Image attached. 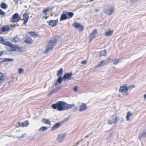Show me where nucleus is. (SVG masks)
Wrapping results in <instances>:
<instances>
[{
  "mask_svg": "<svg viewBox=\"0 0 146 146\" xmlns=\"http://www.w3.org/2000/svg\"><path fill=\"white\" fill-rule=\"evenodd\" d=\"M58 21V19L56 20H50L49 21H47V22L49 25L54 27L57 25Z\"/></svg>",
  "mask_w": 146,
  "mask_h": 146,
  "instance_id": "7",
  "label": "nucleus"
},
{
  "mask_svg": "<svg viewBox=\"0 0 146 146\" xmlns=\"http://www.w3.org/2000/svg\"><path fill=\"white\" fill-rule=\"evenodd\" d=\"M117 117L115 115H113L108 119V123L109 124L112 125L113 124L117 123Z\"/></svg>",
  "mask_w": 146,
  "mask_h": 146,
  "instance_id": "6",
  "label": "nucleus"
},
{
  "mask_svg": "<svg viewBox=\"0 0 146 146\" xmlns=\"http://www.w3.org/2000/svg\"><path fill=\"white\" fill-rule=\"evenodd\" d=\"M69 119V117L65 119L64 121H67Z\"/></svg>",
  "mask_w": 146,
  "mask_h": 146,
  "instance_id": "50",
  "label": "nucleus"
},
{
  "mask_svg": "<svg viewBox=\"0 0 146 146\" xmlns=\"http://www.w3.org/2000/svg\"><path fill=\"white\" fill-rule=\"evenodd\" d=\"M48 18V16L46 15H45L43 17H42V19L45 18L46 19H47Z\"/></svg>",
  "mask_w": 146,
  "mask_h": 146,
  "instance_id": "47",
  "label": "nucleus"
},
{
  "mask_svg": "<svg viewBox=\"0 0 146 146\" xmlns=\"http://www.w3.org/2000/svg\"><path fill=\"white\" fill-rule=\"evenodd\" d=\"M135 86L134 84L130 85L127 86V88L128 90H130L132 88H135Z\"/></svg>",
  "mask_w": 146,
  "mask_h": 146,
  "instance_id": "38",
  "label": "nucleus"
},
{
  "mask_svg": "<svg viewBox=\"0 0 146 146\" xmlns=\"http://www.w3.org/2000/svg\"><path fill=\"white\" fill-rule=\"evenodd\" d=\"M105 60H102L100 62V63L98 65L100 66H101L102 65V64H103L104 63H105Z\"/></svg>",
  "mask_w": 146,
  "mask_h": 146,
  "instance_id": "42",
  "label": "nucleus"
},
{
  "mask_svg": "<svg viewBox=\"0 0 146 146\" xmlns=\"http://www.w3.org/2000/svg\"><path fill=\"white\" fill-rule=\"evenodd\" d=\"M29 34L33 37H36L39 36V34H36L34 32H29Z\"/></svg>",
  "mask_w": 146,
  "mask_h": 146,
  "instance_id": "22",
  "label": "nucleus"
},
{
  "mask_svg": "<svg viewBox=\"0 0 146 146\" xmlns=\"http://www.w3.org/2000/svg\"><path fill=\"white\" fill-rule=\"evenodd\" d=\"M146 137V130L139 134V138L140 140L142 137Z\"/></svg>",
  "mask_w": 146,
  "mask_h": 146,
  "instance_id": "19",
  "label": "nucleus"
},
{
  "mask_svg": "<svg viewBox=\"0 0 146 146\" xmlns=\"http://www.w3.org/2000/svg\"><path fill=\"white\" fill-rule=\"evenodd\" d=\"M0 7L2 9H5L7 7V4L5 3H1L0 5Z\"/></svg>",
  "mask_w": 146,
  "mask_h": 146,
  "instance_id": "34",
  "label": "nucleus"
},
{
  "mask_svg": "<svg viewBox=\"0 0 146 146\" xmlns=\"http://www.w3.org/2000/svg\"><path fill=\"white\" fill-rule=\"evenodd\" d=\"M56 39L53 40H51L50 41L49 44L46 46V52H49L56 45Z\"/></svg>",
  "mask_w": 146,
  "mask_h": 146,
  "instance_id": "2",
  "label": "nucleus"
},
{
  "mask_svg": "<svg viewBox=\"0 0 146 146\" xmlns=\"http://www.w3.org/2000/svg\"><path fill=\"white\" fill-rule=\"evenodd\" d=\"M75 106L74 104H69L62 101H58L56 104L51 105L52 108L54 109H57L59 111L67 110L70 108Z\"/></svg>",
  "mask_w": 146,
  "mask_h": 146,
  "instance_id": "1",
  "label": "nucleus"
},
{
  "mask_svg": "<svg viewBox=\"0 0 146 146\" xmlns=\"http://www.w3.org/2000/svg\"><path fill=\"white\" fill-rule=\"evenodd\" d=\"M42 120L43 121V123L45 124H47L49 125H51L50 122L47 119H42Z\"/></svg>",
  "mask_w": 146,
  "mask_h": 146,
  "instance_id": "33",
  "label": "nucleus"
},
{
  "mask_svg": "<svg viewBox=\"0 0 146 146\" xmlns=\"http://www.w3.org/2000/svg\"><path fill=\"white\" fill-rule=\"evenodd\" d=\"M107 52L105 50L100 51L99 52V55L100 56H104L106 55Z\"/></svg>",
  "mask_w": 146,
  "mask_h": 146,
  "instance_id": "26",
  "label": "nucleus"
},
{
  "mask_svg": "<svg viewBox=\"0 0 146 146\" xmlns=\"http://www.w3.org/2000/svg\"><path fill=\"white\" fill-rule=\"evenodd\" d=\"M4 78L5 76L3 73L0 72V83L4 80Z\"/></svg>",
  "mask_w": 146,
  "mask_h": 146,
  "instance_id": "30",
  "label": "nucleus"
},
{
  "mask_svg": "<svg viewBox=\"0 0 146 146\" xmlns=\"http://www.w3.org/2000/svg\"><path fill=\"white\" fill-rule=\"evenodd\" d=\"M105 13L107 15H110L113 14L115 12L114 8L112 7H108L107 9L104 10Z\"/></svg>",
  "mask_w": 146,
  "mask_h": 146,
  "instance_id": "3",
  "label": "nucleus"
},
{
  "mask_svg": "<svg viewBox=\"0 0 146 146\" xmlns=\"http://www.w3.org/2000/svg\"><path fill=\"white\" fill-rule=\"evenodd\" d=\"M61 87H56L55 88L51 90L49 95L52 94L56 93L58 90L60 89Z\"/></svg>",
  "mask_w": 146,
  "mask_h": 146,
  "instance_id": "21",
  "label": "nucleus"
},
{
  "mask_svg": "<svg viewBox=\"0 0 146 146\" xmlns=\"http://www.w3.org/2000/svg\"><path fill=\"white\" fill-rule=\"evenodd\" d=\"M52 8H49V7H47L45 9L43 10L42 12L43 13H44L45 15L47 14V12L52 10Z\"/></svg>",
  "mask_w": 146,
  "mask_h": 146,
  "instance_id": "25",
  "label": "nucleus"
},
{
  "mask_svg": "<svg viewBox=\"0 0 146 146\" xmlns=\"http://www.w3.org/2000/svg\"><path fill=\"white\" fill-rule=\"evenodd\" d=\"M132 115V113L131 112L128 111L127 113L126 116V120L127 121L130 120V117Z\"/></svg>",
  "mask_w": 146,
  "mask_h": 146,
  "instance_id": "27",
  "label": "nucleus"
},
{
  "mask_svg": "<svg viewBox=\"0 0 146 146\" xmlns=\"http://www.w3.org/2000/svg\"><path fill=\"white\" fill-rule=\"evenodd\" d=\"M62 123L60 122H58L55 123L54 125L52 127L51 129V131H54L56 129H58L60 127Z\"/></svg>",
  "mask_w": 146,
  "mask_h": 146,
  "instance_id": "11",
  "label": "nucleus"
},
{
  "mask_svg": "<svg viewBox=\"0 0 146 146\" xmlns=\"http://www.w3.org/2000/svg\"><path fill=\"white\" fill-rule=\"evenodd\" d=\"M66 15H68L67 17H68V19L70 18H72L74 16V14L72 12H68Z\"/></svg>",
  "mask_w": 146,
  "mask_h": 146,
  "instance_id": "31",
  "label": "nucleus"
},
{
  "mask_svg": "<svg viewBox=\"0 0 146 146\" xmlns=\"http://www.w3.org/2000/svg\"><path fill=\"white\" fill-rule=\"evenodd\" d=\"M67 19H68L66 13H62L60 18V21H62Z\"/></svg>",
  "mask_w": 146,
  "mask_h": 146,
  "instance_id": "20",
  "label": "nucleus"
},
{
  "mask_svg": "<svg viewBox=\"0 0 146 146\" xmlns=\"http://www.w3.org/2000/svg\"><path fill=\"white\" fill-rule=\"evenodd\" d=\"M113 31H110L106 32L105 33V35L106 36H110L113 34Z\"/></svg>",
  "mask_w": 146,
  "mask_h": 146,
  "instance_id": "35",
  "label": "nucleus"
},
{
  "mask_svg": "<svg viewBox=\"0 0 146 146\" xmlns=\"http://www.w3.org/2000/svg\"><path fill=\"white\" fill-rule=\"evenodd\" d=\"M1 64V62H0V64Z\"/></svg>",
  "mask_w": 146,
  "mask_h": 146,
  "instance_id": "57",
  "label": "nucleus"
},
{
  "mask_svg": "<svg viewBox=\"0 0 146 146\" xmlns=\"http://www.w3.org/2000/svg\"><path fill=\"white\" fill-rule=\"evenodd\" d=\"M21 20V17L19 16L18 13H15L14 14L12 17L10 19L11 22H16L19 21Z\"/></svg>",
  "mask_w": 146,
  "mask_h": 146,
  "instance_id": "4",
  "label": "nucleus"
},
{
  "mask_svg": "<svg viewBox=\"0 0 146 146\" xmlns=\"http://www.w3.org/2000/svg\"><path fill=\"white\" fill-rule=\"evenodd\" d=\"M87 61L86 60H83L82 62L81 63L83 64H86Z\"/></svg>",
  "mask_w": 146,
  "mask_h": 146,
  "instance_id": "45",
  "label": "nucleus"
},
{
  "mask_svg": "<svg viewBox=\"0 0 146 146\" xmlns=\"http://www.w3.org/2000/svg\"><path fill=\"white\" fill-rule=\"evenodd\" d=\"M58 78L57 79L55 83L54 86H56L57 85L60 84L62 82V81L64 80V79H63V77L61 76H58Z\"/></svg>",
  "mask_w": 146,
  "mask_h": 146,
  "instance_id": "16",
  "label": "nucleus"
},
{
  "mask_svg": "<svg viewBox=\"0 0 146 146\" xmlns=\"http://www.w3.org/2000/svg\"><path fill=\"white\" fill-rule=\"evenodd\" d=\"M74 91L76 92L77 91L78 88L77 86H75L74 88Z\"/></svg>",
  "mask_w": 146,
  "mask_h": 146,
  "instance_id": "46",
  "label": "nucleus"
},
{
  "mask_svg": "<svg viewBox=\"0 0 146 146\" xmlns=\"http://www.w3.org/2000/svg\"><path fill=\"white\" fill-rule=\"evenodd\" d=\"M83 141V139H82L81 140V141Z\"/></svg>",
  "mask_w": 146,
  "mask_h": 146,
  "instance_id": "54",
  "label": "nucleus"
},
{
  "mask_svg": "<svg viewBox=\"0 0 146 146\" xmlns=\"http://www.w3.org/2000/svg\"><path fill=\"white\" fill-rule=\"evenodd\" d=\"M144 97L145 99H146V94L144 96Z\"/></svg>",
  "mask_w": 146,
  "mask_h": 146,
  "instance_id": "52",
  "label": "nucleus"
},
{
  "mask_svg": "<svg viewBox=\"0 0 146 146\" xmlns=\"http://www.w3.org/2000/svg\"><path fill=\"white\" fill-rule=\"evenodd\" d=\"M87 108L88 107L86 106V104L84 103H82L80 107L79 111H82L86 110Z\"/></svg>",
  "mask_w": 146,
  "mask_h": 146,
  "instance_id": "13",
  "label": "nucleus"
},
{
  "mask_svg": "<svg viewBox=\"0 0 146 146\" xmlns=\"http://www.w3.org/2000/svg\"><path fill=\"white\" fill-rule=\"evenodd\" d=\"M3 51L0 52V56H1L3 54Z\"/></svg>",
  "mask_w": 146,
  "mask_h": 146,
  "instance_id": "48",
  "label": "nucleus"
},
{
  "mask_svg": "<svg viewBox=\"0 0 146 146\" xmlns=\"http://www.w3.org/2000/svg\"><path fill=\"white\" fill-rule=\"evenodd\" d=\"M63 69L62 68H61L58 71L57 73V76H60V75L62 74L63 73Z\"/></svg>",
  "mask_w": 146,
  "mask_h": 146,
  "instance_id": "32",
  "label": "nucleus"
},
{
  "mask_svg": "<svg viewBox=\"0 0 146 146\" xmlns=\"http://www.w3.org/2000/svg\"><path fill=\"white\" fill-rule=\"evenodd\" d=\"M23 72V70L22 68H20L19 70V74H21Z\"/></svg>",
  "mask_w": 146,
  "mask_h": 146,
  "instance_id": "41",
  "label": "nucleus"
},
{
  "mask_svg": "<svg viewBox=\"0 0 146 146\" xmlns=\"http://www.w3.org/2000/svg\"><path fill=\"white\" fill-rule=\"evenodd\" d=\"M99 11V9H96L95 10V12L97 13Z\"/></svg>",
  "mask_w": 146,
  "mask_h": 146,
  "instance_id": "51",
  "label": "nucleus"
},
{
  "mask_svg": "<svg viewBox=\"0 0 146 146\" xmlns=\"http://www.w3.org/2000/svg\"><path fill=\"white\" fill-rule=\"evenodd\" d=\"M112 61L113 62V64L115 65L117 64V63L120 62L119 59H117L115 58L114 59H113Z\"/></svg>",
  "mask_w": 146,
  "mask_h": 146,
  "instance_id": "36",
  "label": "nucleus"
},
{
  "mask_svg": "<svg viewBox=\"0 0 146 146\" xmlns=\"http://www.w3.org/2000/svg\"><path fill=\"white\" fill-rule=\"evenodd\" d=\"M14 59L13 58H3V59L2 62H9L12 61H13Z\"/></svg>",
  "mask_w": 146,
  "mask_h": 146,
  "instance_id": "29",
  "label": "nucleus"
},
{
  "mask_svg": "<svg viewBox=\"0 0 146 146\" xmlns=\"http://www.w3.org/2000/svg\"><path fill=\"white\" fill-rule=\"evenodd\" d=\"M21 122H18L16 124V126L17 127H20V126H21Z\"/></svg>",
  "mask_w": 146,
  "mask_h": 146,
  "instance_id": "44",
  "label": "nucleus"
},
{
  "mask_svg": "<svg viewBox=\"0 0 146 146\" xmlns=\"http://www.w3.org/2000/svg\"><path fill=\"white\" fill-rule=\"evenodd\" d=\"M92 132H91L90 133L88 134V135H86L85 137V138H88V137H90V135H92Z\"/></svg>",
  "mask_w": 146,
  "mask_h": 146,
  "instance_id": "43",
  "label": "nucleus"
},
{
  "mask_svg": "<svg viewBox=\"0 0 146 146\" xmlns=\"http://www.w3.org/2000/svg\"><path fill=\"white\" fill-rule=\"evenodd\" d=\"M48 129V127H46L42 126L38 130L39 131H44Z\"/></svg>",
  "mask_w": 146,
  "mask_h": 146,
  "instance_id": "37",
  "label": "nucleus"
},
{
  "mask_svg": "<svg viewBox=\"0 0 146 146\" xmlns=\"http://www.w3.org/2000/svg\"><path fill=\"white\" fill-rule=\"evenodd\" d=\"M23 17L24 21L23 24L25 25L29 19V16L28 13H25L23 15Z\"/></svg>",
  "mask_w": 146,
  "mask_h": 146,
  "instance_id": "15",
  "label": "nucleus"
},
{
  "mask_svg": "<svg viewBox=\"0 0 146 146\" xmlns=\"http://www.w3.org/2000/svg\"><path fill=\"white\" fill-rule=\"evenodd\" d=\"M0 43L6 46L10 44L9 42L4 40V38L2 36H0Z\"/></svg>",
  "mask_w": 146,
  "mask_h": 146,
  "instance_id": "18",
  "label": "nucleus"
},
{
  "mask_svg": "<svg viewBox=\"0 0 146 146\" xmlns=\"http://www.w3.org/2000/svg\"><path fill=\"white\" fill-rule=\"evenodd\" d=\"M66 135V134L64 133L59 135L57 138V140L59 142H62L64 139Z\"/></svg>",
  "mask_w": 146,
  "mask_h": 146,
  "instance_id": "9",
  "label": "nucleus"
},
{
  "mask_svg": "<svg viewBox=\"0 0 146 146\" xmlns=\"http://www.w3.org/2000/svg\"><path fill=\"white\" fill-rule=\"evenodd\" d=\"M127 85V84H125L123 86H121L119 90V92H125V94L124 95H125L126 96H127L128 95V92H126L128 91Z\"/></svg>",
  "mask_w": 146,
  "mask_h": 146,
  "instance_id": "5",
  "label": "nucleus"
},
{
  "mask_svg": "<svg viewBox=\"0 0 146 146\" xmlns=\"http://www.w3.org/2000/svg\"><path fill=\"white\" fill-rule=\"evenodd\" d=\"M73 26L77 29H78L80 28L79 30L80 31H82L84 28V27L82 26L80 24L77 23H74L73 25Z\"/></svg>",
  "mask_w": 146,
  "mask_h": 146,
  "instance_id": "10",
  "label": "nucleus"
},
{
  "mask_svg": "<svg viewBox=\"0 0 146 146\" xmlns=\"http://www.w3.org/2000/svg\"><path fill=\"white\" fill-rule=\"evenodd\" d=\"M74 111H76V110H77L78 109V107H76V106H75L74 108Z\"/></svg>",
  "mask_w": 146,
  "mask_h": 146,
  "instance_id": "49",
  "label": "nucleus"
},
{
  "mask_svg": "<svg viewBox=\"0 0 146 146\" xmlns=\"http://www.w3.org/2000/svg\"><path fill=\"white\" fill-rule=\"evenodd\" d=\"M94 0H90V2H92V1H94Z\"/></svg>",
  "mask_w": 146,
  "mask_h": 146,
  "instance_id": "53",
  "label": "nucleus"
},
{
  "mask_svg": "<svg viewBox=\"0 0 146 146\" xmlns=\"http://www.w3.org/2000/svg\"><path fill=\"white\" fill-rule=\"evenodd\" d=\"M26 135V133H25L24 134H23L20 137H18L16 136V137H17L19 139H21V138H24V137H25Z\"/></svg>",
  "mask_w": 146,
  "mask_h": 146,
  "instance_id": "40",
  "label": "nucleus"
},
{
  "mask_svg": "<svg viewBox=\"0 0 146 146\" xmlns=\"http://www.w3.org/2000/svg\"><path fill=\"white\" fill-rule=\"evenodd\" d=\"M10 28L8 26H4L2 27V31L3 32H5L7 31Z\"/></svg>",
  "mask_w": 146,
  "mask_h": 146,
  "instance_id": "23",
  "label": "nucleus"
},
{
  "mask_svg": "<svg viewBox=\"0 0 146 146\" xmlns=\"http://www.w3.org/2000/svg\"><path fill=\"white\" fill-rule=\"evenodd\" d=\"M98 34L96 29L94 30L90 36V40H92L94 38L96 37V36L98 35Z\"/></svg>",
  "mask_w": 146,
  "mask_h": 146,
  "instance_id": "14",
  "label": "nucleus"
},
{
  "mask_svg": "<svg viewBox=\"0 0 146 146\" xmlns=\"http://www.w3.org/2000/svg\"><path fill=\"white\" fill-rule=\"evenodd\" d=\"M10 43L9 45H7V46L10 47L11 48V51H15L16 50L18 49L19 51L21 48L15 45H13L11 42H9Z\"/></svg>",
  "mask_w": 146,
  "mask_h": 146,
  "instance_id": "8",
  "label": "nucleus"
},
{
  "mask_svg": "<svg viewBox=\"0 0 146 146\" xmlns=\"http://www.w3.org/2000/svg\"><path fill=\"white\" fill-rule=\"evenodd\" d=\"M0 14L2 15L5 16V14L4 11H2L1 9H0Z\"/></svg>",
  "mask_w": 146,
  "mask_h": 146,
  "instance_id": "39",
  "label": "nucleus"
},
{
  "mask_svg": "<svg viewBox=\"0 0 146 146\" xmlns=\"http://www.w3.org/2000/svg\"><path fill=\"white\" fill-rule=\"evenodd\" d=\"M83 146V145H82V146Z\"/></svg>",
  "mask_w": 146,
  "mask_h": 146,
  "instance_id": "56",
  "label": "nucleus"
},
{
  "mask_svg": "<svg viewBox=\"0 0 146 146\" xmlns=\"http://www.w3.org/2000/svg\"><path fill=\"white\" fill-rule=\"evenodd\" d=\"M9 137H11V136H9Z\"/></svg>",
  "mask_w": 146,
  "mask_h": 146,
  "instance_id": "55",
  "label": "nucleus"
},
{
  "mask_svg": "<svg viewBox=\"0 0 146 146\" xmlns=\"http://www.w3.org/2000/svg\"><path fill=\"white\" fill-rule=\"evenodd\" d=\"M25 38V39L24 40L25 42L28 44H31L33 42V40L30 36H27Z\"/></svg>",
  "mask_w": 146,
  "mask_h": 146,
  "instance_id": "12",
  "label": "nucleus"
},
{
  "mask_svg": "<svg viewBox=\"0 0 146 146\" xmlns=\"http://www.w3.org/2000/svg\"><path fill=\"white\" fill-rule=\"evenodd\" d=\"M72 76V72H70L69 73H66L64 74L63 76V79H64V80L66 79L69 78Z\"/></svg>",
  "mask_w": 146,
  "mask_h": 146,
  "instance_id": "17",
  "label": "nucleus"
},
{
  "mask_svg": "<svg viewBox=\"0 0 146 146\" xmlns=\"http://www.w3.org/2000/svg\"><path fill=\"white\" fill-rule=\"evenodd\" d=\"M21 126L22 127H27L29 124V122L28 121H26L24 122L21 123Z\"/></svg>",
  "mask_w": 146,
  "mask_h": 146,
  "instance_id": "24",
  "label": "nucleus"
},
{
  "mask_svg": "<svg viewBox=\"0 0 146 146\" xmlns=\"http://www.w3.org/2000/svg\"><path fill=\"white\" fill-rule=\"evenodd\" d=\"M21 41V39L17 36L12 39V41L14 42H19Z\"/></svg>",
  "mask_w": 146,
  "mask_h": 146,
  "instance_id": "28",
  "label": "nucleus"
}]
</instances>
